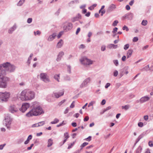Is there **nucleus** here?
Masks as SVG:
<instances>
[{
	"label": "nucleus",
	"mask_w": 153,
	"mask_h": 153,
	"mask_svg": "<svg viewBox=\"0 0 153 153\" xmlns=\"http://www.w3.org/2000/svg\"><path fill=\"white\" fill-rule=\"evenodd\" d=\"M32 18H29L27 19V22L28 23L30 24L32 22Z\"/></svg>",
	"instance_id": "5fc2aeb1"
},
{
	"label": "nucleus",
	"mask_w": 153,
	"mask_h": 153,
	"mask_svg": "<svg viewBox=\"0 0 153 153\" xmlns=\"http://www.w3.org/2000/svg\"><path fill=\"white\" fill-rule=\"evenodd\" d=\"M60 74H55L54 76V78L58 82H59L60 79Z\"/></svg>",
	"instance_id": "a878e982"
},
{
	"label": "nucleus",
	"mask_w": 153,
	"mask_h": 153,
	"mask_svg": "<svg viewBox=\"0 0 153 153\" xmlns=\"http://www.w3.org/2000/svg\"><path fill=\"white\" fill-rule=\"evenodd\" d=\"M53 94L55 97L56 98H58L60 97L59 95V94L58 93H54Z\"/></svg>",
	"instance_id": "58836bf2"
},
{
	"label": "nucleus",
	"mask_w": 153,
	"mask_h": 153,
	"mask_svg": "<svg viewBox=\"0 0 153 153\" xmlns=\"http://www.w3.org/2000/svg\"><path fill=\"white\" fill-rule=\"evenodd\" d=\"M90 80L91 79L89 77L88 78L85 79L80 85V88H82L86 87L88 83L90 82Z\"/></svg>",
	"instance_id": "4468645a"
},
{
	"label": "nucleus",
	"mask_w": 153,
	"mask_h": 153,
	"mask_svg": "<svg viewBox=\"0 0 153 153\" xmlns=\"http://www.w3.org/2000/svg\"><path fill=\"white\" fill-rule=\"evenodd\" d=\"M129 45L128 44L125 45L124 47V49L125 50H126L129 48Z\"/></svg>",
	"instance_id": "37998d69"
},
{
	"label": "nucleus",
	"mask_w": 153,
	"mask_h": 153,
	"mask_svg": "<svg viewBox=\"0 0 153 153\" xmlns=\"http://www.w3.org/2000/svg\"><path fill=\"white\" fill-rule=\"evenodd\" d=\"M132 16L133 14L131 13H128L126 14L123 16V18L125 19L128 18L129 16Z\"/></svg>",
	"instance_id": "bb28decb"
},
{
	"label": "nucleus",
	"mask_w": 153,
	"mask_h": 153,
	"mask_svg": "<svg viewBox=\"0 0 153 153\" xmlns=\"http://www.w3.org/2000/svg\"><path fill=\"white\" fill-rule=\"evenodd\" d=\"M12 120L9 116H7L5 117L4 122L6 126L8 129H9L10 128V125L11 124Z\"/></svg>",
	"instance_id": "1a4fd4ad"
},
{
	"label": "nucleus",
	"mask_w": 153,
	"mask_h": 153,
	"mask_svg": "<svg viewBox=\"0 0 153 153\" xmlns=\"http://www.w3.org/2000/svg\"><path fill=\"white\" fill-rule=\"evenodd\" d=\"M69 108H67L65 110V111H64V114H66L69 111Z\"/></svg>",
	"instance_id": "052dcab7"
},
{
	"label": "nucleus",
	"mask_w": 153,
	"mask_h": 153,
	"mask_svg": "<svg viewBox=\"0 0 153 153\" xmlns=\"http://www.w3.org/2000/svg\"><path fill=\"white\" fill-rule=\"evenodd\" d=\"M142 150V148L141 146H139L136 149L135 151V153H140Z\"/></svg>",
	"instance_id": "cd10ccee"
},
{
	"label": "nucleus",
	"mask_w": 153,
	"mask_h": 153,
	"mask_svg": "<svg viewBox=\"0 0 153 153\" xmlns=\"http://www.w3.org/2000/svg\"><path fill=\"white\" fill-rule=\"evenodd\" d=\"M91 136H89L88 137L86 138L85 140L87 141H90L91 140Z\"/></svg>",
	"instance_id": "e2e57ef3"
},
{
	"label": "nucleus",
	"mask_w": 153,
	"mask_h": 153,
	"mask_svg": "<svg viewBox=\"0 0 153 153\" xmlns=\"http://www.w3.org/2000/svg\"><path fill=\"white\" fill-rule=\"evenodd\" d=\"M150 97L148 96H145L142 97L140 100V101L141 103L146 102L149 100Z\"/></svg>",
	"instance_id": "dca6fc26"
},
{
	"label": "nucleus",
	"mask_w": 153,
	"mask_h": 153,
	"mask_svg": "<svg viewBox=\"0 0 153 153\" xmlns=\"http://www.w3.org/2000/svg\"><path fill=\"white\" fill-rule=\"evenodd\" d=\"M138 125L139 127H142L143 126V123L139 122L138 123Z\"/></svg>",
	"instance_id": "6e6d98bb"
},
{
	"label": "nucleus",
	"mask_w": 153,
	"mask_h": 153,
	"mask_svg": "<svg viewBox=\"0 0 153 153\" xmlns=\"http://www.w3.org/2000/svg\"><path fill=\"white\" fill-rule=\"evenodd\" d=\"M24 137L20 138L17 140V143L18 144H20L22 143L24 140Z\"/></svg>",
	"instance_id": "7c9ffc66"
},
{
	"label": "nucleus",
	"mask_w": 153,
	"mask_h": 153,
	"mask_svg": "<svg viewBox=\"0 0 153 153\" xmlns=\"http://www.w3.org/2000/svg\"><path fill=\"white\" fill-rule=\"evenodd\" d=\"M17 26L16 24H14L8 30V33L9 34H12L13 32L17 28Z\"/></svg>",
	"instance_id": "a211bd4d"
},
{
	"label": "nucleus",
	"mask_w": 153,
	"mask_h": 153,
	"mask_svg": "<svg viewBox=\"0 0 153 153\" xmlns=\"http://www.w3.org/2000/svg\"><path fill=\"white\" fill-rule=\"evenodd\" d=\"M71 66L69 65L67 66V71L68 73H71Z\"/></svg>",
	"instance_id": "79ce46f5"
},
{
	"label": "nucleus",
	"mask_w": 153,
	"mask_h": 153,
	"mask_svg": "<svg viewBox=\"0 0 153 153\" xmlns=\"http://www.w3.org/2000/svg\"><path fill=\"white\" fill-rule=\"evenodd\" d=\"M128 68H129L128 66L125 67L124 68L125 70V72L126 74H127L128 73Z\"/></svg>",
	"instance_id": "09e8293b"
},
{
	"label": "nucleus",
	"mask_w": 153,
	"mask_h": 153,
	"mask_svg": "<svg viewBox=\"0 0 153 153\" xmlns=\"http://www.w3.org/2000/svg\"><path fill=\"white\" fill-rule=\"evenodd\" d=\"M114 64L116 66H117L119 65V62L117 60H114L113 61Z\"/></svg>",
	"instance_id": "4c0bfd02"
},
{
	"label": "nucleus",
	"mask_w": 153,
	"mask_h": 153,
	"mask_svg": "<svg viewBox=\"0 0 153 153\" xmlns=\"http://www.w3.org/2000/svg\"><path fill=\"white\" fill-rule=\"evenodd\" d=\"M64 54V53L63 51H61L59 52L57 56V57L56 59V60L57 61H59L61 59L62 57Z\"/></svg>",
	"instance_id": "aec40b11"
},
{
	"label": "nucleus",
	"mask_w": 153,
	"mask_h": 153,
	"mask_svg": "<svg viewBox=\"0 0 153 153\" xmlns=\"http://www.w3.org/2000/svg\"><path fill=\"white\" fill-rule=\"evenodd\" d=\"M118 74V72L117 70H115L113 73V75L114 76H117Z\"/></svg>",
	"instance_id": "49530a36"
},
{
	"label": "nucleus",
	"mask_w": 153,
	"mask_h": 153,
	"mask_svg": "<svg viewBox=\"0 0 153 153\" xmlns=\"http://www.w3.org/2000/svg\"><path fill=\"white\" fill-rule=\"evenodd\" d=\"M88 143L87 142H84L83 143H82L80 146V147L81 148L80 149H82V148L86 145L88 144Z\"/></svg>",
	"instance_id": "72a5a7b5"
},
{
	"label": "nucleus",
	"mask_w": 153,
	"mask_h": 153,
	"mask_svg": "<svg viewBox=\"0 0 153 153\" xmlns=\"http://www.w3.org/2000/svg\"><path fill=\"white\" fill-rule=\"evenodd\" d=\"M69 135L68 132H65L64 134V140L59 143L60 146H62L67 141V140L69 137Z\"/></svg>",
	"instance_id": "9d476101"
},
{
	"label": "nucleus",
	"mask_w": 153,
	"mask_h": 153,
	"mask_svg": "<svg viewBox=\"0 0 153 153\" xmlns=\"http://www.w3.org/2000/svg\"><path fill=\"white\" fill-rule=\"evenodd\" d=\"M118 23V21L116 20L114 21L112 24V25L114 26H115L117 25V24Z\"/></svg>",
	"instance_id": "a19ab883"
},
{
	"label": "nucleus",
	"mask_w": 153,
	"mask_h": 153,
	"mask_svg": "<svg viewBox=\"0 0 153 153\" xmlns=\"http://www.w3.org/2000/svg\"><path fill=\"white\" fill-rule=\"evenodd\" d=\"M95 101H92L91 102H90L88 105V107H90V106H93V105L95 104Z\"/></svg>",
	"instance_id": "ea45409f"
},
{
	"label": "nucleus",
	"mask_w": 153,
	"mask_h": 153,
	"mask_svg": "<svg viewBox=\"0 0 153 153\" xmlns=\"http://www.w3.org/2000/svg\"><path fill=\"white\" fill-rule=\"evenodd\" d=\"M144 70H145L146 71L149 70V65H148L147 66L145 67L143 69H142V71H143Z\"/></svg>",
	"instance_id": "c9c22d12"
},
{
	"label": "nucleus",
	"mask_w": 153,
	"mask_h": 153,
	"mask_svg": "<svg viewBox=\"0 0 153 153\" xmlns=\"http://www.w3.org/2000/svg\"><path fill=\"white\" fill-rule=\"evenodd\" d=\"M73 27V25L71 22H66L64 23L63 26L64 30L67 32L71 30Z\"/></svg>",
	"instance_id": "6e6552de"
},
{
	"label": "nucleus",
	"mask_w": 153,
	"mask_h": 153,
	"mask_svg": "<svg viewBox=\"0 0 153 153\" xmlns=\"http://www.w3.org/2000/svg\"><path fill=\"white\" fill-rule=\"evenodd\" d=\"M110 85V83H107L105 86V88H108Z\"/></svg>",
	"instance_id": "680f3d73"
},
{
	"label": "nucleus",
	"mask_w": 153,
	"mask_h": 153,
	"mask_svg": "<svg viewBox=\"0 0 153 153\" xmlns=\"http://www.w3.org/2000/svg\"><path fill=\"white\" fill-rule=\"evenodd\" d=\"M138 40V37H135L133 38V41L134 42H136Z\"/></svg>",
	"instance_id": "13d9d810"
},
{
	"label": "nucleus",
	"mask_w": 153,
	"mask_h": 153,
	"mask_svg": "<svg viewBox=\"0 0 153 153\" xmlns=\"http://www.w3.org/2000/svg\"><path fill=\"white\" fill-rule=\"evenodd\" d=\"M33 104V108L26 114L27 117H29L33 116H37L44 113L42 108L40 106L35 107V105L38 104L37 102H34Z\"/></svg>",
	"instance_id": "f03ea898"
},
{
	"label": "nucleus",
	"mask_w": 153,
	"mask_h": 153,
	"mask_svg": "<svg viewBox=\"0 0 153 153\" xmlns=\"http://www.w3.org/2000/svg\"><path fill=\"white\" fill-rule=\"evenodd\" d=\"M19 84L20 86H24L25 85V83L24 82H22L19 83Z\"/></svg>",
	"instance_id": "0e129e2a"
},
{
	"label": "nucleus",
	"mask_w": 153,
	"mask_h": 153,
	"mask_svg": "<svg viewBox=\"0 0 153 153\" xmlns=\"http://www.w3.org/2000/svg\"><path fill=\"white\" fill-rule=\"evenodd\" d=\"M108 47L109 48H113L116 49L118 47V45H115L112 44H111L108 46Z\"/></svg>",
	"instance_id": "5701e85b"
},
{
	"label": "nucleus",
	"mask_w": 153,
	"mask_h": 153,
	"mask_svg": "<svg viewBox=\"0 0 153 153\" xmlns=\"http://www.w3.org/2000/svg\"><path fill=\"white\" fill-rule=\"evenodd\" d=\"M23 1H22V0H20L17 3V5L18 6H21L23 4Z\"/></svg>",
	"instance_id": "c03bdc74"
},
{
	"label": "nucleus",
	"mask_w": 153,
	"mask_h": 153,
	"mask_svg": "<svg viewBox=\"0 0 153 153\" xmlns=\"http://www.w3.org/2000/svg\"><path fill=\"white\" fill-rule=\"evenodd\" d=\"M32 135H29V136L27 138V140H26L24 144L25 145L28 144L29 143L30 140H31L32 139Z\"/></svg>",
	"instance_id": "393cba45"
},
{
	"label": "nucleus",
	"mask_w": 153,
	"mask_h": 153,
	"mask_svg": "<svg viewBox=\"0 0 153 153\" xmlns=\"http://www.w3.org/2000/svg\"><path fill=\"white\" fill-rule=\"evenodd\" d=\"M64 121H63L62 123L59 124L57 125V126H56L57 127H58L61 126H62L65 124V123H64Z\"/></svg>",
	"instance_id": "bf43d9fd"
},
{
	"label": "nucleus",
	"mask_w": 153,
	"mask_h": 153,
	"mask_svg": "<svg viewBox=\"0 0 153 153\" xmlns=\"http://www.w3.org/2000/svg\"><path fill=\"white\" fill-rule=\"evenodd\" d=\"M149 145L151 147H152L153 146V142L152 141H149Z\"/></svg>",
	"instance_id": "8fccbe9b"
},
{
	"label": "nucleus",
	"mask_w": 153,
	"mask_h": 153,
	"mask_svg": "<svg viewBox=\"0 0 153 153\" xmlns=\"http://www.w3.org/2000/svg\"><path fill=\"white\" fill-rule=\"evenodd\" d=\"M30 106V104L29 103H23L22 105V107L20 109V111L24 113L26 111L27 109Z\"/></svg>",
	"instance_id": "9b49d317"
},
{
	"label": "nucleus",
	"mask_w": 153,
	"mask_h": 153,
	"mask_svg": "<svg viewBox=\"0 0 153 153\" xmlns=\"http://www.w3.org/2000/svg\"><path fill=\"white\" fill-rule=\"evenodd\" d=\"M53 140L51 138L49 139L48 141V145H47V147H49L53 144Z\"/></svg>",
	"instance_id": "b1692460"
},
{
	"label": "nucleus",
	"mask_w": 153,
	"mask_h": 153,
	"mask_svg": "<svg viewBox=\"0 0 153 153\" xmlns=\"http://www.w3.org/2000/svg\"><path fill=\"white\" fill-rule=\"evenodd\" d=\"M10 96V94L8 92H0V102L7 101Z\"/></svg>",
	"instance_id": "39448f33"
},
{
	"label": "nucleus",
	"mask_w": 153,
	"mask_h": 153,
	"mask_svg": "<svg viewBox=\"0 0 153 153\" xmlns=\"http://www.w3.org/2000/svg\"><path fill=\"white\" fill-rule=\"evenodd\" d=\"M97 5V4H95L89 7L88 8L90 10H92L94 9V8L96 7Z\"/></svg>",
	"instance_id": "473e14b6"
},
{
	"label": "nucleus",
	"mask_w": 153,
	"mask_h": 153,
	"mask_svg": "<svg viewBox=\"0 0 153 153\" xmlns=\"http://www.w3.org/2000/svg\"><path fill=\"white\" fill-rule=\"evenodd\" d=\"M116 8V5L113 4H111L109 5L108 8V10L109 11H112Z\"/></svg>",
	"instance_id": "6ab92c4d"
},
{
	"label": "nucleus",
	"mask_w": 153,
	"mask_h": 153,
	"mask_svg": "<svg viewBox=\"0 0 153 153\" xmlns=\"http://www.w3.org/2000/svg\"><path fill=\"white\" fill-rule=\"evenodd\" d=\"M74 102L73 101L72 103L71 104V105H70V108H73L74 107Z\"/></svg>",
	"instance_id": "338daca9"
},
{
	"label": "nucleus",
	"mask_w": 153,
	"mask_h": 153,
	"mask_svg": "<svg viewBox=\"0 0 153 153\" xmlns=\"http://www.w3.org/2000/svg\"><path fill=\"white\" fill-rule=\"evenodd\" d=\"M63 44L62 39H60L56 45V47L58 48H61Z\"/></svg>",
	"instance_id": "4be33fe9"
},
{
	"label": "nucleus",
	"mask_w": 153,
	"mask_h": 153,
	"mask_svg": "<svg viewBox=\"0 0 153 153\" xmlns=\"http://www.w3.org/2000/svg\"><path fill=\"white\" fill-rule=\"evenodd\" d=\"M133 52V50L131 49H129L127 53L126 56L127 58H130Z\"/></svg>",
	"instance_id": "412c9836"
},
{
	"label": "nucleus",
	"mask_w": 153,
	"mask_h": 153,
	"mask_svg": "<svg viewBox=\"0 0 153 153\" xmlns=\"http://www.w3.org/2000/svg\"><path fill=\"white\" fill-rule=\"evenodd\" d=\"M148 23V21L146 20H143L142 22L141 25L143 26H146Z\"/></svg>",
	"instance_id": "2f4dec72"
},
{
	"label": "nucleus",
	"mask_w": 153,
	"mask_h": 153,
	"mask_svg": "<svg viewBox=\"0 0 153 153\" xmlns=\"http://www.w3.org/2000/svg\"><path fill=\"white\" fill-rule=\"evenodd\" d=\"M82 19L81 15L80 13H78L75 17H72L71 19V21L72 22H74L76 21H78Z\"/></svg>",
	"instance_id": "2eb2a0df"
},
{
	"label": "nucleus",
	"mask_w": 153,
	"mask_h": 153,
	"mask_svg": "<svg viewBox=\"0 0 153 153\" xmlns=\"http://www.w3.org/2000/svg\"><path fill=\"white\" fill-rule=\"evenodd\" d=\"M6 72L3 64L0 65V78L5 76Z\"/></svg>",
	"instance_id": "f8f14e48"
},
{
	"label": "nucleus",
	"mask_w": 153,
	"mask_h": 153,
	"mask_svg": "<svg viewBox=\"0 0 153 153\" xmlns=\"http://www.w3.org/2000/svg\"><path fill=\"white\" fill-rule=\"evenodd\" d=\"M33 53H31L29 57H28V60L30 61L32 59V57L33 56Z\"/></svg>",
	"instance_id": "69168bd1"
},
{
	"label": "nucleus",
	"mask_w": 153,
	"mask_h": 153,
	"mask_svg": "<svg viewBox=\"0 0 153 153\" xmlns=\"http://www.w3.org/2000/svg\"><path fill=\"white\" fill-rule=\"evenodd\" d=\"M129 108V105H126L123 106H122V109H124L125 110H128Z\"/></svg>",
	"instance_id": "f704fd0d"
},
{
	"label": "nucleus",
	"mask_w": 153,
	"mask_h": 153,
	"mask_svg": "<svg viewBox=\"0 0 153 153\" xmlns=\"http://www.w3.org/2000/svg\"><path fill=\"white\" fill-rule=\"evenodd\" d=\"M80 61L81 63L84 65H90L92 64L93 63V61L88 59L86 57H84L82 58Z\"/></svg>",
	"instance_id": "0eeeda50"
},
{
	"label": "nucleus",
	"mask_w": 153,
	"mask_h": 153,
	"mask_svg": "<svg viewBox=\"0 0 153 153\" xmlns=\"http://www.w3.org/2000/svg\"><path fill=\"white\" fill-rule=\"evenodd\" d=\"M118 29L116 27L114 28L113 31H112V32L113 33H114L117 31V30Z\"/></svg>",
	"instance_id": "774afa93"
},
{
	"label": "nucleus",
	"mask_w": 153,
	"mask_h": 153,
	"mask_svg": "<svg viewBox=\"0 0 153 153\" xmlns=\"http://www.w3.org/2000/svg\"><path fill=\"white\" fill-rule=\"evenodd\" d=\"M39 125L38 124V123H35V124H33L32 125V127L34 128L36 127H38Z\"/></svg>",
	"instance_id": "4d7b16f0"
},
{
	"label": "nucleus",
	"mask_w": 153,
	"mask_h": 153,
	"mask_svg": "<svg viewBox=\"0 0 153 153\" xmlns=\"http://www.w3.org/2000/svg\"><path fill=\"white\" fill-rule=\"evenodd\" d=\"M59 122V120L57 118H55L53 121H51L50 123L52 124H55Z\"/></svg>",
	"instance_id": "c756f323"
},
{
	"label": "nucleus",
	"mask_w": 153,
	"mask_h": 153,
	"mask_svg": "<svg viewBox=\"0 0 153 153\" xmlns=\"http://www.w3.org/2000/svg\"><path fill=\"white\" fill-rule=\"evenodd\" d=\"M65 100H62L59 103L58 105L59 106H61L63 103H64L65 102Z\"/></svg>",
	"instance_id": "864d4df0"
},
{
	"label": "nucleus",
	"mask_w": 153,
	"mask_h": 153,
	"mask_svg": "<svg viewBox=\"0 0 153 153\" xmlns=\"http://www.w3.org/2000/svg\"><path fill=\"white\" fill-rule=\"evenodd\" d=\"M106 49V47L105 45H102L101 47V51H104Z\"/></svg>",
	"instance_id": "603ef678"
},
{
	"label": "nucleus",
	"mask_w": 153,
	"mask_h": 153,
	"mask_svg": "<svg viewBox=\"0 0 153 153\" xmlns=\"http://www.w3.org/2000/svg\"><path fill=\"white\" fill-rule=\"evenodd\" d=\"M9 111L12 113L17 112L18 111V108L14 105H10L9 108Z\"/></svg>",
	"instance_id": "ddd939ff"
},
{
	"label": "nucleus",
	"mask_w": 153,
	"mask_h": 153,
	"mask_svg": "<svg viewBox=\"0 0 153 153\" xmlns=\"http://www.w3.org/2000/svg\"><path fill=\"white\" fill-rule=\"evenodd\" d=\"M39 76L41 79L45 83H47L50 82L49 77L46 73H41Z\"/></svg>",
	"instance_id": "423d86ee"
},
{
	"label": "nucleus",
	"mask_w": 153,
	"mask_h": 153,
	"mask_svg": "<svg viewBox=\"0 0 153 153\" xmlns=\"http://www.w3.org/2000/svg\"><path fill=\"white\" fill-rule=\"evenodd\" d=\"M10 80V79L7 76L0 78V88H6L7 86V82Z\"/></svg>",
	"instance_id": "20e7f679"
},
{
	"label": "nucleus",
	"mask_w": 153,
	"mask_h": 153,
	"mask_svg": "<svg viewBox=\"0 0 153 153\" xmlns=\"http://www.w3.org/2000/svg\"><path fill=\"white\" fill-rule=\"evenodd\" d=\"M5 71L12 73L14 72L16 67L14 65L11 64L9 62H6L3 63Z\"/></svg>",
	"instance_id": "7ed1b4c3"
},
{
	"label": "nucleus",
	"mask_w": 153,
	"mask_h": 153,
	"mask_svg": "<svg viewBox=\"0 0 153 153\" xmlns=\"http://www.w3.org/2000/svg\"><path fill=\"white\" fill-rule=\"evenodd\" d=\"M56 34V33H54L50 35L47 38V40L48 41L51 42L54 39H55Z\"/></svg>",
	"instance_id": "f3484780"
},
{
	"label": "nucleus",
	"mask_w": 153,
	"mask_h": 153,
	"mask_svg": "<svg viewBox=\"0 0 153 153\" xmlns=\"http://www.w3.org/2000/svg\"><path fill=\"white\" fill-rule=\"evenodd\" d=\"M123 30H126L127 31H128V30H129V29H128V27L127 26H125V25L124 27H123Z\"/></svg>",
	"instance_id": "3c124183"
},
{
	"label": "nucleus",
	"mask_w": 153,
	"mask_h": 153,
	"mask_svg": "<svg viewBox=\"0 0 153 153\" xmlns=\"http://www.w3.org/2000/svg\"><path fill=\"white\" fill-rule=\"evenodd\" d=\"M76 141H74L73 142L68 144V149H69L71 148L75 144Z\"/></svg>",
	"instance_id": "c85d7f7f"
},
{
	"label": "nucleus",
	"mask_w": 153,
	"mask_h": 153,
	"mask_svg": "<svg viewBox=\"0 0 153 153\" xmlns=\"http://www.w3.org/2000/svg\"><path fill=\"white\" fill-rule=\"evenodd\" d=\"M64 79L65 80L69 81L71 80V78L69 76H66L65 77Z\"/></svg>",
	"instance_id": "de8ad7c7"
},
{
	"label": "nucleus",
	"mask_w": 153,
	"mask_h": 153,
	"mask_svg": "<svg viewBox=\"0 0 153 153\" xmlns=\"http://www.w3.org/2000/svg\"><path fill=\"white\" fill-rule=\"evenodd\" d=\"M35 94L34 91L25 89L23 90L18 97L23 101H27L33 99L35 98Z\"/></svg>",
	"instance_id": "f257e3e1"
},
{
	"label": "nucleus",
	"mask_w": 153,
	"mask_h": 153,
	"mask_svg": "<svg viewBox=\"0 0 153 153\" xmlns=\"http://www.w3.org/2000/svg\"><path fill=\"white\" fill-rule=\"evenodd\" d=\"M45 121H42L38 123V124L39 125V127L42 126L45 124Z\"/></svg>",
	"instance_id": "e433bc0d"
},
{
	"label": "nucleus",
	"mask_w": 153,
	"mask_h": 153,
	"mask_svg": "<svg viewBox=\"0 0 153 153\" xmlns=\"http://www.w3.org/2000/svg\"><path fill=\"white\" fill-rule=\"evenodd\" d=\"M64 91L63 90H62L60 91V92L58 93H59L60 97H61L64 94Z\"/></svg>",
	"instance_id": "a18cd8bd"
}]
</instances>
